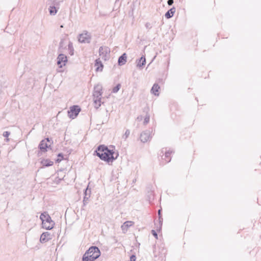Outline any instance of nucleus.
I'll return each instance as SVG.
<instances>
[{"instance_id": "1", "label": "nucleus", "mask_w": 261, "mask_h": 261, "mask_svg": "<svg viewBox=\"0 0 261 261\" xmlns=\"http://www.w3.org/2000/svg\"><path fill=\"white\" fill-rule=\"evenodd\" d=\"M96 155L101 160L109 162L116 160L119 154H116V156H114L113 150L108 149V147L104 145H99L95 151Z\"/></svg>"}, {"instance_id": "2", "label": "nucleus", "mask_w": 261, "mask_h": 261, "mask_svg": "<svg viewBox=\"0 0 261 261\" xmlns=\"http://www.w3.org/2000/svg\"><path fill=\"white\" fill-rule=\"evenodd\" d=\"M102 88L101 85L98 84L94 86L93 93L94 107L99 108L101 105V96L102 94Z\"/></svg>"}, {"instance_id": "3", "label": "nucleus", "mask_w": 261, "mask_h": 261, "mask_svg": "<svg viewBox=\"0 0 261 261\" xmlns=\"http://www.w3.org/2000/svg\"><path fill=\"white\" fill-rule=\"evenodd\" d=\"M84 255H86V256L95 260L100 255V252L98 247L92 246L86 251Z\"/></svg>"}, {"instance_id": "4", "label": "nucleus", "mask_w": 261, "mask_h": 261, "mask_svg": "<svg viewBox=\"0 0 261 261\" xmlns=\"http://www.w3.org/2000/svg\"><path fill=\"white\" fill-rule=\"evenodd\" d=\"M110 49L107 46H100L99 48V55L104 61L110 58Z\"/></svg>"}, {"instance_id": "5", "label": "nucleus", "mask_w": 261, "mask_h": 261, "mask_svg": "<svg viewBox=\"0 0 261 261\" xmlns=\"http://www.w3.org/2000/svg\"><path fill=\"white\" fill-rule=\"evenodd\" d=\"M91 39V34L87 31L79 35V41L81 43H90Z\"/></svg>"}, {"instance_id": "6", "label": "nucleus", "mask_w": 261, "mask_h": 261, "mask_svg": "<svg viewBox=\"0 0 261 261\" xmlns=\"http://www.w3.org/2000/svg\"><path fill=\"white\" fill-rule=\"evenodd\" d=\"M81 109L77 106H73L70 107V110L68 111V115L69 118L74 119L75 118L79 112H80Z\"/></svg>"}, {"instance_id": "7", "label": "nucleus", "mask_w": 261, "mask_h": 261, "mask_svg": "<svg viewBox=\"0 0 261 261\" xmlns=\"http://www.w3.org/2000/svg\"><path fill=\"white\" fill-rule=\"evenodd\" d=\"M172 153L171 151H164V149L163 148L161 150L160 155L162 156V160L164 161L163 164H166L170 162L171 158V154Z\"/></svg>"}, {"instance_id": "8", "label": "nucleus", "mask_w": 261, "mask_h": 261, "mask_svg": "<svg viewBox=\"0 0 261 261\" xmlns=\"http://www.w3.org/2000/svg\"><path fill=\"white\" fill-rule=\"evenodd\" d=\"M151 138V132L149 130L143 132L141 134L140 137L141 141L143 143H145L148 141H150Z\"/></svg>"}, {"instance_id": "9", "label": "nucleus", "mask_w": 261, "mask_h": 261, "mask_svg": "<svg viewBox=\"0 0 261 261\" xmlns=\"http://www.w3.org/2000/svg\"><path fill=\"white\" fill-rule=\"evenodd\" d=\"M55 222L51 219L50 217H48L47 220L42 223V227L47 230L51 229L55 225Z\"/></svg>"}, {"instance_id": "10", "label": "nucleus", "mask_w": 261, "mask_h": 261, "mask_svg": "<svg viewBox=\"0 0 261 261\" xmlns=\"http://www.w3.org/2000/svg\"><path fill=\"white\" fill-rule=\"evenodd\" d=\"M67 62V58L66 56L62 54L59 55L57 58V64L60 67H62L63 66H65Z\"/></svg>"}, {"instance_id": "11", "label": "nucleus", "mask_w": 261, "mask_h": 261, "mask_svg": "<svg viewBox=\"0 0 261 261\" xmlns=\"http://www.w3.org/2000/svg\"><path fill=\"white\" fill-rule=\"evenodd\" d=\"M59 2H54L52 6L49 8V14L51 15H55L59 9Z\"/></svg>"}, {"instance_id": "12", "label": "nucleus", "mask_w": 261, "mask_h": 261, "mask_svg": "<svg viewBox=\"0 0 261 261\" xmlns=\"http://www.w3.org/2000/svg\"><path fill=\"white\" fill-rule=\"evenodd\" d=\"M52 239V235L48 231L42 233L40 236V241L41 243H44Z\"/></svg>"}, {"instance_id": "13", "label": "nucleus", "mask_w": 261, "mask_h": 261, "mask_svg": "<svg viewBox=\"0 0 261 261\" xmlns=\"http://www.w3.org/2000/svg\"><path fill=\"white\" fill-rule=\"evenodd\" d=\"M47 142H49V139L48 138H46L44 140H42L39 145V148L42 152H45L47 151V148L48 147Z\"/></svg>"}, {"instance_id": "14", "label": "nucleus", "mask_w": 261, "mask_h": 261, "mask_svg": "<svg viewBox=\"0 0 261 261\" xmlns=\"http://www.w3.org/2000/svg\"><path fill=\"white\" fill-rule=\"evenodd\" d=\"M94 66L96 67L95 71L97 72L102 71L103 68V65L100 61V59H97L95 61Z\"/></svg>"}, {"instance_id": "15", "label": "nucleus", "mask_w": 261, "mask_h": 261, "mask_svg": "<svg viewBox=\"0 0 261 261\" xmlns=\"http://www.w3.org/2000/svg\"><path fill=\"white\" fill-rule=\"evenodd\" d=\"M160 89V87L159 85L158 84L155 83V84H154V85H153V86L151 89V92L155 96H159V90Z\"/></svg>"}, {"instance_id": "16", "label": "nucleus", "mask_w": 261, "mask_h": 261, "mask_svg": "<svg viewBox=\"0 0 261 261\" xmlns=\"http://www.w3.org/2000/svg\"><path fill=\"white\" fill-rule=\"evenodd\" d=\"M134 222L132 221H126L121 225V229L124 232L126 231L128 228L133 225Z\"/></svg>"}, {"instance_id": "17", "label": "nucleus", "mask_w": 261, "mask_h": 261, "mask_svg": "<svg viewBox=\"0 0 261 261\" xmlns=\"http://www.w3.org/2000/svg\"><path fill=\"white\" fill-rule=\"evenodd\" d=\"M176 11V9L175 7H172L169 10H168L165 14V16L166 18L169 19L171 18Z\"/></svg>"}, {"instance_id": "18", "label": "nucleus", "mask_w": 261, "mask_h": 261, "mask_svg": "<svg viewBox=\"0 0 261 261\" xmlns=\"http://www.w3.org/2000/svg\"><path fill=\"white\" fill-rule=\"evenodd\" d=\"M127 56L125 53L123 54L118 59V63L119 65H123L126 62Z\"/></svg>"}, {"instance_id": "19", "label": "nucleus", "mask_w": 261, "mask_h": 261, "mask_svg": "<svg viewBox=\"0 0 261 261\" xmlns=\"http://www.w3.org/2000/svg\"><path fill=\"white\" fill-rule=\"evenodd\" d=\"M146 64V59L145 56H142L140 59L137 61V66L139 68H142Z\"/></svg>"}, {"instance_id": "20", "label": "nucleus", "mask_w": 261, "mask_h": 261, "mask_svg": "<svg viewBox=\"0 0 261 261\" xmlns=\"http://www.w3.org/2000/svg\"><path fill=\"white\" fill-rule=\"evenodd\" d=\"M87 192H88V189L87 188L85 192V196L84 197V199H83V203H84V205H85L86 204H87L89 198L90 196V191H89V193L88 194L87 193Z\"/></svg>"}, {"instance_id": "21", "label": "nucleus", "mask_w": 261, "mask_h": 261, "mask_svg": "<svg viewBox=\"0 0 261 261\" xmlns=\"http://www.w3.org/2000/svg\"><path fill=\"white\" fill-rule=\"evenodd\" d=\"M48 217H50V216L47 213H42L40 216V219L41 220L42 223L47 220Z\"/></svg>"}, {"instance_id": "22", "label": "nucleus", "mask_w": 261, "mask_h": 261, "mask_svg": "<svg viewBox=\"0 0 261 261\" xmlns=\"http://www.w3.org/2000/svg\"><path fill=\"white\" fill-rule=\"evenodd\" d=\"M42 164L44 166L49 167L53 165L54 162L49 160H44L42 161Z\"/></svg>"}, {"instance_id": "23", "label": "nucleus", "mask_w": 261, "mask_h": 261, "mask_svg": "<svg viewBox=\"0 0 261 261\" xmlns=\"http://www.w3.org/2000/svg\"><path fill=\"white\" fill-rule=\"evenodd\" d=\"M153 197H154V194H153V191L148 192V200H149V202H151V200H152L153 199Z\"/></svg>"}, {"instance_id": "24", "label": "nucleus", "mask_w": 261, "mask_h": 261, "mask_svg": "<svg viewBox=\"0 0 261 261\" xmlns=\"http://www.w3.org/2000/svg\"><path fill=\"white\" fill-rule=\"evenodd\" d=\"M121 88V85L120 84H117L115 87L112 89V93H117Z\"/></svg>"}, {"instance_id": "25", "label": "nucleus", "mask_w": 261, "mask_h": 261, "mask_svg": "<svg viewBox=\"0 0 261 261\" xmlns=\"http://www.w3.org/2000/svg\"><path fill=\"white\" fill-rule=\"evenodd\" d=\"M68 49L69 50V54L71 55H73L74 49H73V47L72 43L69 42L68 45Z\"/></svg>"}, {"instance_id": "26", "label": "nucleus", "mask_w": 261, "mask_h": 261, "mask_svg": "<svg viewBox=\"0 0 261 261\" xmlns=\"http://www.w3.org/2000/svg\"><path fill=\"white\" fill-rule=\"evenodd\" d=\"M130 134V131L129 129H127L124 134L123 135V136H122V138L124 140H126L127 139V138H128V137L129 136Z\"/></svg>"}, {"instance_id": "27", "label": "nucleus", "mask_w": 261, "mask_h": 261, "mask_svg": "<svg viewBox=\"0 0 261 261\" xmlns=\"http://www.w3.org/2000/svg\"><path fill=\"white\" fill-rule=\"evenodd\" d=\"M162 221L163 219L161 218V217H159V226H157L156 230H160L161 229V226L162 225Z\"/></svg>"}, {"instance_id": "28", "label": "nucleus", "mask_w": 261, "mask_h": 261, "mask_svg": "<svg viewBox=\"0 0 261 261\" xmlns=\"http://www.w3.org/2000/svg\"><path fill=\"white\" fill-rule=\"evenodd\" d=\"M10 134V132H8V131L4 132V133H3L4 137L7 138V139H6V141L7 142H8L9 140V139L8 138V137H9Z\"/></svg>"}, {"instance_id": "29", "label": "nucleus", "mask_w": 261, "mask_h": 261, "mask_svg": "<svg viewBox=\"0 0 261 261\" xmlns=\"http://www.w3.org/2000/svg\"><path fill=\"white\" fill-rule=\"evenodd\" d=\"M149 120H150V117L149 115H146L144 118V125H146L147 124L149 121Z\"/></svg>"}, {"instance_id": "30", "label": "nucleus", "mask_w": 261, "mask_h": 261, "mask_svg": "<svg viewBox=\"0 0 261 261\" xmlns=\"http://www.w3.org/2000/svg\"><path fill=\"white\" fill-rule=\"evenodd\" d=\"M82 261H94L93 259H90L88 258L87 256H86V255H83L82 258Z\"/></svg>"}, {"instance_id": "31", "label": "nucleus", "mask_w": 261, "mask_h": 261, "mask_svg": "<svg viewBox=\"0 0 261 261\" xmlns=\"http://www.w3.org/2000/svg\"><path fill=\"white\" fill-rule=\"evenodd\" d=\"M58 156L59 158L57 161L60 162L63 159V155L62 153H59Z\"/></svg>"}, {"instance_id": "32", "label": "nucleus", "mask_w": 261, "mask_h": 261, "mask_svg": "<svg viewBox=\"0 0 261 261\" xmlns=\"http://www.w3.org/2000/svg\"><path fill=\"white\" fill-rule=\"evenodd\" d=\"M145 27L146 29L149 30L152 28V25L149 22H147L145 24Z\"/></svg>"}, {"instance_id": "33", "label": "nucleus", "mask_w": 261, "mask_h": 261, "mask_svg": "<svg viewBox=\"0 0 261 261\" xmlns=\"http://www.w3.org/2000/svg\"><path fill=\"white\" fill-rule=\"evenodd\" d=\"M151 233L156 239H158V234H157V233H156L155 230H151Z\"/></svg>"}, {"instance_id": "34", "label": "nucleus", "mask_w": 261, "mask_h": 261, "mask_svg": "<svg viewBox=\"0 0 261 261\" xmlns=\"http://www.w3.org/2000/svg\"><path fill=\"white\" fill-rule=\"evenodd\" d=\"M136 257L135 255H131L130 257V261H136Z\"/></svg>"}, {"instance_id": "35", "label": "nucleus", "mask_w": 261, "mask_h": 261, "mask_svg": "<svg viewBox=\"0 0 261 261\" xmlns=\"http://www.w3.org/2000/svg\"><path fill=\"white\" fill-rule=\"evenodd\" d=\"M174 0H168L167 4L169 6H171L173 4Z\"/></svg>"}, {"instance_id": "36", "label": "nucleus", "mask_w": 261, "mask_h": 261, "mask_svg": "<svg viewBox=\"0 0 261 261\" xmlns=\"http://www.w3.org/2000/svg\"><path fill=\"white\" fill-rule=\"evenodd\" d=\"M161 211H162L161 209H160V210H159L158 212V214L159 217H161Z\"/></svg>"}, {"instance_id": "37", "label": "nucleus", "mask_w": 261, "mask_h": 261, "mask_svg": "<svg viewBox=\"0 0 261 261\" xmlns=\"http://www.w3.org/2000/svg\"><path fill=\"white\" fill-rule=\"evenodd\" d=\"M63 42V40L61 41V42L60 43V47H62Z\"/></svg>"}, {"instance_id": "38", "label": "nucleus", "mask_w": 261, "mask_h": 261, "mask_svg": "<svg viewBox=\"0 0 261 261\" xmlns=\"http://www.w3.org/2000/svg\"><path fill=\"white\" fill-rule=\"evenodd\" d=\"M113 153H114V156H116V154H118V153L117 152H115L114 151H113Z\"/></svg>"}]
</instances>
